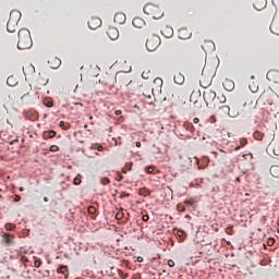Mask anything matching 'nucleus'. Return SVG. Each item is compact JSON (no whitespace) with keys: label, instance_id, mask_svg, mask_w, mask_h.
Here are the masks:
<instances>
[{"label":"nucleus","instance_id":"1","mask_svg":"<svg viewBox=\"0 0 279 279\" xmlns=\"http://www.w3.org/2000/svg\"><path fill=\"white\" fill-rule=\"evenodd\" d=\"M255 108H259V110H266L268 114H278L279 113V96L275 93H263L255 105L254 101L245 102L243 106L242 114H247L255 110Z\"/></svg>","mask_w":279,"mask_h":279},{"label":"nucleus","instance_id":"2","mask_svg":"<svg viewBox=\"0 0 279 279\" xmlns=\"http://www.w3.org/2000/svg\"><path fill=\"white\" fill-rule=\"evenodd\" d=\"M104 82L107 86H114L116 84H119V86H130L132 84V81L130 80V76L125 74H117L116 76L112 75H106L104 77Z\"/></svg>","mask_w":279,"mask_h":279},{"label":"nucleus","instance_id":"3","mask_svg":"<svg viewBox=\"0 0 279 279\" xmlns=\"http://www.w3.org/2000/svg\"><path fill=\"white\" fill-rule=\"evenodd\" d=\"M19 41H17V49L25 50L29 49L32 45H34V41H32V33H29V29L22 28L17 33Z\"/></svg>","mask_w":279,"mask_h":279},{"label":"nucleus","instance_id":"4","mask_svg":"<svg viewBox=\"0 0 279 279\" xmlns=\"http://www.w3.org/2000/svg\"><path fill=\"white\" fill-rule=\"evenodd\" d=\"M21 11L19 10H13L10 13V17L7 24V31L10 32L11 34L16 32L19 29V22L21 21Z\"/></svg>","mask_w":279,"mask_h":279},{"label":"nucleus","instance_id":"5","mask_svg":"<svg viewBox=\"0 0 279 279\" xmlns=\"http://www.w3.org/2000/svg\"><path fill=\"white\" fill-rule=\"evenodd\" d=\"M143 10H144V14H147V16H150L151 19H155V20L162 19V16H165V12H162L160 7L156 4H151V3L146 4Z\"/></svg>","mask_w":279,"mask_h":279},{"label":"nucleus","instance_id":"6","mask_svg":"<svg viewBox=\"0 0 279 279\" xmlns=\"http://www.w3.org/2000/svg\"><path fill=\"white\" fill-rule=\"evenodd\" d=\"M203 99L206 106H217V92L213 89H206L203 93Z\"/></svg>","mask_w":279,"mask_h":279},{"label":"nucleus","instance_id":"7","mask_svg":"<svg viewBox=\"0 0 279 279\" xmlns=\"http://www.w3.org/2000/svg\"><path fill=\"white\" fill-rule=\"evenodd\" d=\"M158 47H160V37L159 36L153 35L150 38H148L146 40L147 51H156Z\"/></svg>","mask_w":279,"mask_h":279},{"label":"nucleus","instance_id":"8","mask_svg":"<svg viewBox=\"0 0 279 279\" xmlns=\"http://www.w3.org/2000/svg\"><path fill=\"white\" fill-rule=\"evenodd\" d=\"M17 93L19 95H22V99H23V97H26V95H29V93H32V84L29 83L22 84L19 87Z\"/></svg>","mask_w":279,"mask_h":279},{"label":"nucleus","instance_id":"9","mask_svg":"<svg viewBox=\"0 0 279 279\" xmlns=\"http://www.w3.org/2000/svg\"><path fill=\"white\" fill-rule=\"evenodd\" d=\"M239 114H241V107L239 104L233 102L230 108L229 117H231V119H236Z\"/></svg>","mask_w":279,"mask_h":279},{"label":"nucleus","instance_id":"10","mask_svg":"<svg viewBox=\"0 0 279 279\" xmlns=\"http://www.w3.org/2000/svg\"><path fill=\"white\" fill-rule=\"evenodd\" d=\"M126 16H125V13L123 12H118L116 13L114 17H113V21L114 23H117L118 25H123V23H125L126 21Z\"/></svg>","mask_w":279,"mask_h":279},{"label":"nucleus","instance_id":"11","mask_svg":"<svg viewBox=\"0 0 279 279\" xmlns=\"http://www.w3.org/2000/svg\"><path fill=\"white\" fill-rule=\"evenodd\" d=\"M107 35L110 40H117V38H119V29L117 27H109L107 31Z\"/></svg>","mask_w":279,"mask_h":279},{"label":"nucleus","instance_id":"12","mask_svg":"<svg viewBox=\"0 0 279 279\" xmlns=\"http://www.w3.org/2000/svg\"><path fill=\"white\" fill-rule=\"evenodd\" d=\"M88 27H89V29H97V27H101V19H99V17H93V19L88 22Z\"/></svg>","mask_w":279,"mask_h":279},{"label":"nucleus","instance_id":"13","mask_svg":"<svg viewBox=\"0 0 279 279\" xmlns=\"http://www.w3.org/2000/svg\"><path fill=\"white\" fill-rule=\"evenodd\" d=\"M48 64L50 65V69H59L60 64H62V60L58 57H52L49 59Z\"/></svg>","mask_w":279,"mask_h":279},{"label":"nucleus","instance_id":"14","mask_svg":"<svg viewBox=\"0 0 279 279\" xmlns=\"http://www.w3.org/2000/svg\"><path fill=\"white\" fill-rule=\"evenodd\" d=\"M132 24L134 27H137V29H141L145 27V20L142 17H134Z\"/></svg>","mask_w":279,"mask_h":279},{"label":"nucleus","instance_id":"15","mask_svg":"<svg viewBox=\"0 0 279 279\" xmlns=\"http://www.w3.org/2000/svg\"><path fill=\"white\" fill-rule=\"evenodd\" d=\"M162 84H163L162 78L156 77L154 80V88H153V90H157V93H158L162 88Z\"/></svg>","mask_w":279,"mask_h":279},{"label":"nucleus","instance_id":"16","mask_svg":"<svg viewBox=\"0 0 279 279\" xmlns=\"http://www.w3.org/2000/svg\"><path fill=\"white\" fill-rule=\"evenodd\" d=\"M270 32L272 34H276V36H279V22L278 21H272L270 24Z\"/></svg>","mask_w":279,"mask_h":279},{"label":"nucleus","instance_id":"17","mask_svg":"<svg viewBox=\"0 0 279 279\" xmlns=\"http://www.w3.org/2000/svg\"><path fill=\"white\" fill-rule=\"evenodd\" d=\"M267 5V0H255L254 8L255 10H263Z\"/></svg>","mask_w":279,"mask_h":279},{"label":"nucleus","instance_id":"18","mask_svg":"<svg viewBox=\"0 0 279 279\" xmlns=\"http://www.w3.org/2000/svg\"><path fill=\"white\" fill-rule=\"evenodd\" d=\"M171 96H172V99H174V101H178L182 97V90L181 89H173L171 92Z\"/></svg>","mask_w":279,"mask_h":279},{"label":"nucleus","instance_id":"19","mask_svg":"<svg viewBox=\"0 0 279 279\" xmlns=\"http://www.w3.org/2000/svg\"><path fill=\"white\" fill-rule=\"evenodd\" d=\"M184 82V74L177 72L174 74V83L181 85Z\"/></svg>","mask_w":279,"mask_h":279},{"label":"nucleus","instance_id":"20","mask_svg":"<svg viewBox=\"0 0 279 279\" xmlns=\"http://www.w3.org/2000/svg\"><path fill=\"white\" fill-rule=\"evenodd\" d=\"M7 84L8 86H16V84H19V80L16 78V76L11 75L7 78Z\"/></svg>","mask_w":279,"mask_h":279},{"label":"nucleus","instance_id":"21","mask_svg":"<svg viewBox=\"0 0 279 279\" xmlns=\"http://www.w3.org/2000/svg\"><path fill=\"white\" fill-rule=\"evenodd\" d=\"M57 274H62L64 278H69V267L68 266H61L58 268Z\"/></svg>","mask_w":279,"mask_h":279},{"label":"nucleus","instance_id":"22","mask_svg":"<svg viewBox=\"0 0 279 279\" xmlns=\"http://www.w3.org/2000/svg\"><path fill=\"white\" fill-rule=\"evenodd\" d=\"M253 138L255 141H263V138H265V133H263L260 131H254Z\"/></svg>","mask_w":279,"mask_h":279},{"label":"nucleus","instance_id":"23","mask_svg":"<svg viewBox=\"0 0 279 279\" xmlns=\"http://www.w3.org/2000/svg\"><path fill=\"white\" fill-rule=\"evenodd\" d=\"M270 175H272V178H279V166L270 167Z\"/></svg>","mask_w":279,"mask_h":279},{"label":"nucleus","instance_id":"24","mask_svg":"<svg viewBox=\"0 0 279 279\" xmlns=\"http://www.w3.org/2000/svg\"><path fill=\"white\" fill-rule=\"evenodd\" d=\"M219 112L222 114H228L230 117V106H228V105L220 106Z\"/></svg>","mask_w":279,"mask_h":279},{"label":"nucleus","instance_id":"25","mask_svg":"<svg viewBox=\"0 0 279 279\" xmlns=\"http://www.w3.org/2000/svg\"><path fill=\"white\" fill-rule=\"evenodd\" d=\"M4 239H5V243L8 245H14V235H12L10 233H5Z\"/></svg>","mask_w":279,"mask_h":279},{"label":"nucleus","instance_id":"26","mask_svg":"<svg viewBox=\"0 0 279 279\" xmlns=\"http://www.w3.org/2000/svg\"><path fill=\"white\" fill-rule=\"evenodd\" d=\"M269 75H272L275 78V84H279V71H275V72H269L267 74V77H269Z\"/></svg>","mask_w":279,"mask_h":279},{"label":"nucleus","instance_id":"27","mask_svg":"<svg viewBox=\"0 0 279 279\" xmlns=\"http://www.w3.org/2000/svg\"><path fill=\"white\" fill-rule=\"evenodd\" d=\"M56 136V131L51 130V131H46L44 133V138H53Z\"/></svg>","mask_w":279,"mask_h":279},{"label":"nucleus","instance_id":"28","mask_svg":"<svg viewBox=\"0 0 279 279\" xmlns=\"http://www.w3.org/2000/svg\"><path fill=\"white\" fill-rule=\"evenodd\" d=\"M138 195H142L143 197H148L149 195V190L146 187H142L138 190Z\"/></svg>","mask_w":279,"mask_h":279},{"label":"nucleus","instance_id":"29","mask_svg":"<svg viewBox=\"0 0 279 279\" xmlns=\"http://www.w3.org/2000/svg\"><path fill=\"white\" fill-rule=\"evenodd\" d=\"M223 86H225L226 90H232V88H234V83L232 81H226Z\"/></svg>","mask_w":279,"mask_h":279},{"label":"nucleus","instance_id":"30","mask_svg":"<svg viewBox=\"0 0 279 279\" xmlns=\"http://www.w3.org/2000/svg\"><path fill=\"white\" fill-rule=\"evenodd\" d=\"M184 204H186L187 206H195V204H197V201L194 197H191V198H186L184 201Z\"/></svg>","mask_w":279,"mask_h":279},{"label":"nucleus","instance_id":"31","mask_svg":"<svg viewBox=\"0 0 279 279\" xmlns=\"http://www.w3.org/2000/svg\"><path fill=\"white\" fill-rule=\"evenodd\" d=\"M59 126H61L62 130H71V124L69 122L60 121Z\"/></svg>","mask_w":279,"mask_h":279},{"label":"nucleus","instance_id":"32","mask_svg":"<svg viewBox=\"0 0 279 279\" xmlns=\"http://www.w3.org/2000/svg\"><path fill=\"white\" fill-rule=\"evenodd\" d=\"M44 106H46V108H53V100H51V98H46L44 100Z\"/></svg>","mask_w":279,"mask_h":279},{"label":"nucleus","instance_id":"33","mask_svg":"<svg viewBox=\"0 0 279 279\" xmlns=\"http://www.w3.org/2000/svg\"><path fill=\"white\" fill-rule=\"evenodd\" d=\"M89 149H97V151H104V146L100 144H93Z\"/></svg>","mask_w":279,"mask_h":279},{"label":"nucleus","instance_id":"34","mask_svg":"<svg viewBox=\"0 0 279 279\" xmlns=\"http://www.w3.org/2000/svg\"><path fill=\"white\" fill-rule=\"evenodd\" d=\"M142 77H143V80H149L151 77V72L149 70H145L142 73Z\"/></svg>","mask_w":279,"mask_h":279},{"label":"nucleus","instance_id":"35","mask_svg":"<svg viewBox=\"0 0 279 279\" xmlns=\"http://www.w3.org/2000/svg\"><path fill=\"white\" fill-rule=\"evenodd\" d=\"M82 177L78 174L76 178H74L73 180V184H75V186H80L82 184Z\"/></svg>","mask_w":279,"mask_h":279},{"label":"nucleus","instance_id":"36","mask_svg":"<svg viewBox=\"0 0 279 279\" xmlns=\"http://www.w3.org/2000/svg\"><path fill=\"white\" fill-rule=\"evenodd\" d=\"M199 85L202 86V88H208L210 86V82L206 83L204 80H201Z\"/></svg>","mask_w":279,"mask_h":279},{"label":"nucleus","instance_id":"37","mask_svg":"<svg viewBox=\"0 0 279 279\" xmlns=\"http://www.w3.org/2000/svg\"><path fill=\"white\" fill-rule=\"evenodd\" d=\"M216 101H219V104H226V96L225 95L218 96Z\"/></svg>","mask_w":279,"mask_h":279},{"label":"nucleus","instance_id":"38","mask_svg":"<svg viewBox=\"0 0 279 279\" xmlns=\"http://www.w3.org/2000/svg\"><path fill=\"white\" fill-rule=\"evenodd\" d=\"M109 183H110V179L108 178H102L100 180V184H102L104 186H108Z\"/></svg>","mask_w":279,"mask_h":279},{"label":"nucleus","instance_id":"39","mask_svg":"<svg viewBox=\"0 0 279 279\" xmlns=\"http://www.w3.org/2000/svg\"><path fill=\"white\" fill-rule=\"evenodd\" d=\"M87 210L89 215H95L97 213V208L95 206H89Z\"/></svg>","mask_w":279,"mask_h":279},{"label":"nucleus","instance_id":"40","mask_svg":"<svg viewBox=\"0 0 279 279\" xmlns=\"http://www.w3.org/2000/svg\"><path fill=\"white\" fill-rule=\"evenodd\" d=\"M185 234L186 233L183 230H178L177 231V236H179L180 239H184Z\"/></svg>","mask_w":279,"mask_h":279},{"label":"nucleus","instance_id":"41","mask_svg":"<svg viewBox=\"0 0 279 279\" xmlns=\"http://www.w3.org/2000/svg\"><path fill=\"white\" fill-rule=\"evenodd\" d=\"M154 171H155L154 166L146 167V173L151 174L154 173Z\"/></svg>","mask_w":279,"mask_h":279},{"label":"nucleus","instance_id":"42","mask_svg":"<svg viewBox=\"0 0 279 279\" xmlns=\"http://www.w3.org/2000/svg\"><path fill=\"white\" fill-rule=\"evenodd\" d=\"M49 150L50 151H60V147L58 145H51Z\"/></svg>","mask_w":279,"mask_h":279},{"label":"nucleus","instance_id":"43","mask_svg":"<svg viewBox=\"0 0 279 279\" xmlns=\"http://www.w3.org/2000/svg\"><path fill=\"white\" fill-rule=\"evenodd\" d=\"M15 228H16L15 225H12V223H7V225H5V229H7V230H14Z\"/></svg>","mask_w":279,"mask_h":279},{"label":"nucleus","instance_id":"44","mask_svg":"<svg viewBox=\"0 0 279 279\" xmlns=\"http://www.w3.org/2000/svg\"><path fill=\"white\" fill-rule=\"evenodd\" d=\"M185 128H186V130H190V132H193V123L186 122Z\"/></svg>","mask_w":279,"mask_h":279},{"label":"nucleus","instance_id":"45","mask_svg":"<svg viewBox=\"0 0 279 279\" xmlns=\"http://www.w3.org/2000/svg\"><path fill=\"white\" fill-rule=\"evenodd\" d=\"M226 232H227V234L232 235L233 232H234V229H233L232 227H228V228L226 229Z\"/></svg>","mask_w":279,"mask_h":279},{"label":"nucleus","instance_id":"46","mask_svg":"<svg viewBox=\"0 0 279 279\" xmlns=\"http://www.w3.org/2000/svg\"><path fill=\"white\" fill-rule=\"evenodd\" d=\"M247 145V140L246 138H241L240 140V146L245 147Z\"/></svg>","mask_w":279,"mask_h":279},{"label":"nucleus","instance_id":"47","mask_svg":"<svg viewBox=\"0 0 279 279\" xmlns=\"http://www.w3.org/2000/svg\"><path fill=\"white\" fill-rule=\"evenodd\" d=\"M116 219H123V211H118L116 214Z\"/></svg>","mask_w":279,"mask_h":279},{"label":"nucleus","instance_id":"48","mask_svg":"<svg viewBox=\"0 0 279 279\" xmlns=\"http://www.w3.org/2000/svg\"><path fill=\"white\" fill-rule=\"evenodd\" d=\"M168 266L169 267H175V262H173V259H169L168 260Z\"/></svg>","mask_w":279,"mask_h":279},{"label":"nucleus","instance_id":"49","mask_svg":"<svg viewBox=\"0 0 279 279\" xmlns=\"http://www.w3.org/2000/svg\"><path fill=\"white\" fill-rule=\"evenodd\" d=\"M125 169H128V171H132V162L126 163Z\"/></svg>","mask_w":279,"mask_h":279},{"label":"nucleus","instance_id":"50","mask_svg":"<svg viewBox=\"0 0 279 279\" xmlns=\"http://www.w3.org/2000/svg\"><path fill=\"white\" fill-rule=\"evenodd\" d=\"M34 267H36L38 269V267H40V260H35Z\"/></svg>","mask_w":279,"mask_h":279},{"label":"nucleus","instance_id":"51","mask_svg":"<svg viewBox=\"0 0 279 279\" xmlns=\"http://www.w3.org/2000/svg\"><path fill=\"white\" fill-rule=\"evenodd\" d=\"M21 260H22V263H28V259H27L26 256H22V257H21Z\"/></svg>","mask_w":279,"mask_h":279},{"label":"nucleus","instance_id":"52","mask_svg":"<svg viewBox=\"0 0 279 279\" xmlns=\"http://www.w3.org/2000/svg\"><path fill=\"white\" fill-rule=\"evenodd\" d=\"M142 219H143V221H149V216L144 215V216L142 217Z\"/></svg>","mask_w":279,"mask_h":279},{"label":"nucleus","instance_id":"53","mask_svg":"<svg viewBox=\"0 0 279 279\" xmlns=\"http://www.w3.org/2000/svg\"><path fill=\"white\" fill-rule=\"evenodd\" d=\"M193 123H199V118H194Z\"/></svg>","mask_w":279,"mask_h":279},{"label":"nucleus","instance_id":"54","mask_svg":"<svg viewBox=\"0 0 279 279\" xmlns=\"http://www.w3.org/2000/svg\"><path fill=\"white\" fill-rule=\"evenodd\" d=\"M14 202H21V196L16 195Z\"/></svg>","mask_w":279,"mask_h":279},{"label":"nucleus","instance_id":"55","mask_svg":"<svg viewBox=\"0 0 279 279\" xmlns=\"http://www.w3.org/2000/svg\"><path fill=\"white\" fill-rule=\"evenodd\" d=\"M114 113L117 114V117H119V114H122V111L121 110H116Z\"/></svg>","mask_w":279,"mask_h":279},{"label":"nucleus","instance_id":"56","mask_svg":"<svg viewBox=\"0 0 279 279\" xmlns=\"http://www.w3.org/2000/svg\"><path fill=\"white\" fill-rule=\"evenodd\" d=\"M118 179H119V182H121L123 180V177L120 173H118Z\"/></svg>","mask_w":279,"mask_h":279},{"label":"nucleus","instance_id":"57","mask_svg":"<svg viewBox=\"0 0 279 279\" xmlns=\"http://www.w3.org/2000/svg\"><path fill=\"white\" fill-rule=\"evenodd\" d=\"M190 189H195V183H190Z\"/></svg>","mask_w":279,"mask_h":279},{"label":"nucleus","instance_id":"58","mask_svg":"<svg viewBox=\"0 0 279 279\" xmlns=\"http://www.w3.org/2000/svg\"><path fill=\"white\" fill-rule=\"evenodd\" d=\"M135 146H136V147H141V142H136V143H135Z\"/></svg>","mask_w":279,"mask_h":279},{"label":"nucleus","instance_id":"59","mask_svg":"<svg viewBox=\"0 0 279 279\" xmlns=\"http://www.w3.org/2000/svg\"><path fill=\"white\" fill-rule=\"evenodd\" d=\"M75 106H81L83 107L84 105L82 102H75Z\"/></svg>","mask_w":279,"mask_h":279},{"label":"nucleus","instance_id":"60","mask_svg":"<svg viewBox=\"0 0 279 279\" xmlns=\"http://www.w3.org/2000/svg\"><path fill=\"white\" fill-rule=\"evenodd\" d=\"M242 146H236L235 147V151H239V149H241Z\"/></svg>","mask_w":279,"mask_h":279},{"label":"nucleus","instance_id":"61","mask_svg":"<svg viewBox=\"0 0 279 279\" xmlns=\"http://www.w3.org/2000/svg\"><path fill=\"white\" fill-rule=\"evenodd\" d=\"M126 168L122 169V173H128V171L125 170Z\"/></svg>","mask_w":279,"mask_h":279},{"label":"nucleus","instance_id":"62","mask_svg":"<svg viewBox=\"0 0 279 279\" xmlns=\"http://www.w3.org/2000/svg\"><path fill=\"white\" fill-rule=\"evenodd\" d=\"M44 202H49V198L48 197H44Z\"/></svg>","mask_w":279,"mask_h":279},{"label":"nucleus","instance_id":"63","mask_svg":"<svg viewBox=\"0 0 279 279\" xmlns=\"http://www.w3.org/2000/svg\"><path fill=\"white\" fill-rule=\"evenodd\" d=\"M20 191L23 192V191H25V189L24 187H20Z\"/></svg>","mask_w":279,"mask_h":279},{"label":"nucleus","instance_id":"64","mask_svg":"<svg viewBox=\"0 0 279 279\" xmlns=\"http://www.w3.org/2000/svg\"><path fill=\"white\" fill-rule=\"evenodd\" d=\"M198 186H199V183H196V184H195V187L197 189Z\"/></svg>","mask_w":279,"mask_h":279}]
</instances>
